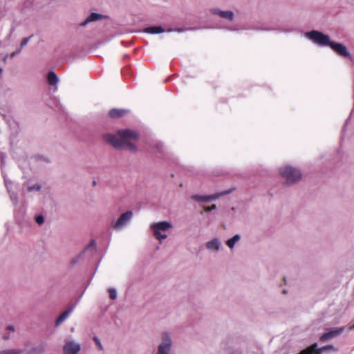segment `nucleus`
I'll list each match as a JSON object with an SVG mask.
<instances>
[{"label": "nucleus", "mask_w": 354, "mask_h": 354, "mask_svg": "<svg viewBox=\"0 0 354 354\" xmlns=\"http://www.w3.org/2000/svg\"><path fill=\"white\" fill-rule=\"evenodd\" d=\"M102 138L114 148L126 149L131 152L137 151L136 142L139 139V135L133 130H120L115 134L104 133Z\"/></svg>", "instance_id": "nucleus-1"}, {"label": "nucleus", "mask_w": 354, "mask_h": 354, "mask_svg": "<svg viewBox=\"0 0 354 354\" xmlns=\"http://www.w3.org/2000/svg\"><path fill=\"white\" fill-rule=\"evenodd\" d=\"M280 176L285 180L287 185H291L297 183L301 178V171L290 165H284L279 169Z\"/></svg>", "instance_id": "nucleus-2"}, {"label": "nucleus", "mask_w": 354, "mask_h": 354, "mask_svg": "<svg viewBox=\"0 0 354 354\" xmlns=\"http://www.w3.org/2000/svg\"><path fill=\"white\" fill-rule=\"evenodd\" d=\"M172 227L171 223L166 221L153 222L150 225V229L152 231L153 235L160 243L167 238V232Z\"/></svg>", "instance_id": "nucleus-3"}, {"label": "nucleus", "mask_w": 354, "mask_h": 354, "mask_svg": "<svg viewBox=\"0 0 354 354\" xmlns=\"http://www.w3.org/2000/svg\"><path fill=\"white\" fill-rule=\"evenodd\" d=\"M305 37L314 44L320 46H329L331 42L328 35L318 30L306 32Z\"/></svg>", "instance_id": "nucleus-4"}, {"label": "nucleus", "mask_w": 354, "mask_h": 354, "mask_svg": "<svg viewBox=\"0 0 354 354\" xmlns=\"http://www.w3.org/2000/svg\"><path fill=\"white\" fill-rule=\"evenodd\" d=\"M173 341L171 335L165 332L161 335V342L158 346L156 354H169L172 348Z\"/></svg>", "instance_id": "nucleus-5"}, {"label": "nucleus", "mask_w": 354, "mask_h": 354, "mask_svg": "<svg viewBox=\"0 0 354 354\" xmlns=\"http://www.w3.org/2000/svg\"><path fill=\"white\" fill-rule=\"evenodd\" d=\"M230 193V191H225L221 193H216L212 195H198L196 194L192 196V198L196 201L208 203L212 201L216 200L219 197L223 195H226Z\"/></svg>", "instance_id": "nucleus-6"}, {"label": "nucleus", "mask_w": 354, "mask_h": 354, "mask_svg": "<svg viewBox=\"0 0 354 354\" xmlns=\"http://www.w3.org/2000/svg\"><path fill=\"white\" fill-rule=\"evenodd\" d=\"M133 217V212L127 211L123 213L114 224V228L116 230H120L125 227L131 220Z\"/></svg>", "instance_id": "nucleus-7"}, {"label": "nucleus", "mask_w": 354, "mask_h": 354, "mask_svg": "<svg viewBox=\"0 0 354 354\" xmlns=\"http://www.w3.org/2000/svg\"><path fill=\"white\" fill-rule=\"evenodd\" d=\"M81 349L80 343L75 340L66 341L63 346V354H77Z\"/></svg>", "instance_id": "nucleus-8"}, {"label": "nucleus", "mask_w": 354, "mask_h": 354, "mask_svg": "<svg viewBox=\"0 0 354 354\" xmlns=\"http://www.w3.org/2000/svg\"><path fill=\"white\" fill-rule=\"evenodd\" d=\"M317 344L315 343L307 348L301 351L299 354H322L324 351L333 350L334 348L332 345L325 346L319 348H317Z\"/></svg>", "instance_id": "nucleus-9"}, {"label": "nucleus", "mask_w": 354, "mask_h": 354, "mask_svg": "<svg viewBox=\"0 0 354 354\" xmlns=\"http://www.w3.org/2000/svg\"><path fill=\"white\" fill-rule=\"evenodd\" d=\"M329 46L338 55L344 57H350V53L348 52V50L345 45H344L341 43H337V42L331 41Z\"/></svg>", "instance_id": "nucleus-10"}, {"label": "nucleus", "mask_w": 354, "mask_h": 354, "mask_svg": "<svg viewBox=\"0 0 354 354\" xmlns=\"http://www.w3.org/2000/svg\"><path fill=\"white\" fill-rule=\"evenodd\" d=\"M222 246L221 241L219 238H214L205 243V248L212 252H217Z\"/></svg>", "instance_id": "nucleus-11"}, {"label": "nucleus", "mask_w": 354, "mask_h": 354, "mask_svg": "<svg viewBox=\"0 0 354 354\" xmlns=\"http://www.w3.org/2000/svg\"><path fill=\"white\" fill-rule=\"evenodd\" d=\"M345 330V327L333 328L329 332L323 334L320 339L322 341H326L341 335Z\"/></svg>", "instance_id": "nucleus-12"}, {"label": "nucleus", "mask_w": 354, "mask_h": 354, "mask_svg": "<svg viewBox=\"0 0 354 354\" xmlns=\"http://www.w3.org/2000/svg\"><path fill=\"white\" fill-rule=\"evenodd\" d=\"M210 12L213 15H218L221 18L227 19L230 21H232L234 17V13L230 10L223 11L218 8H212L210 10Z\"/></svg>", "instance_id": "nucleus-13"}, {"label": "nucleus", "mask_w": 354, "mask_h": 354, "mask_svg": "<svg viewBox=\"0 0 354 354\" xmlns=\"http://www.w3.org/2000/svg\"><path fill=\"white\" fill-rule=\"evenodd\" d=\"M48 82L50 86H53V91H57V84L58 83L59 79L57 75L53 71H50L48 73L47 77Z\"/></svg>", "instance_id": "nucleus-14"}, {"label": "nucleus", "mask_w": 354, "mask_h": 354, "mask_svg": "<svg viewBox=\"0 0 354 354\" xmlns=\"http://www.w3.org/2000/svg\"><path fill=\"white\" fill-rule=\"evenodd\" d=\"M241 239V236L240 234H236L235 235H234L232 238L227 239L226 241H225V244L229 248V249L230 250H232L236 244L237 243H239Z\"/></svg>", "instance_id": "nucleus-15"}, {"label": "nucleus", "mask_w": 354, "mask_h": 354, "mask_svg": "<svg viewBox=\"0 0 354 354\" xmlns=\"http://www.w3.org/2000/svg\"><path fill=\"white\" fill-rule=\"evenodd\" d=\"M74 307H71L64 312H63L56 319L55 321V326H58L60 325L65 319H67V317L69 316V315L71 313V312L73 310Z\"/></svg>", "instance_id": "nucleus-16"}, {"label": "nucleus", "mask_w": 354, "mask_h": 354, "mask_svg": "<svg viewBox=\"0 0 354 354\" xmlns=\"http://www.w3.org/2000/svg\"><path fill=\"white\" fill-rule=\"evenodd\" d=\"M102 18V15H100L97 13H91L89 16H88V17L83 22H82L80 24V26H85L89 23L98 21V20L101 19Z\"/></svg>", "instance_id": "nucleus-17"}, {"label": "nucleus", "mask_w": 354, "mask_h": 354, "mask_svg": "<svg viewBox=\"0 0 354 354\" xmlns=\"http://www.w3.org/2000/svg\"><path fill=\"white\" fill-rule=\"evenodd\" d=\"M127 112L125 109H113L109 111V115L112 118H118L123 116Z\"/></svg>", "instance_id": "nucleus-18"}, {"label": "nucleus", "mask_w": 354, "mask_h": 354, "mask_svg": "<svg viewBox=\"0 0 354 354\" xmlns=\"http://www.w3.org/2000/svg\"><path fill=\"white\" fill-rule=\"evenodd\" d=\"M144 32L149 34H160L165 32V30L160 26L146 28Z\"/></svg>", "instance_id": "nucleus-19"}, {"label": "nucleus", "mask_w": 354, "mask_h": 354, "mask_svg": "<svg viewBox=\"0 0 354 354\" xmlns=\"http://www.w3.org/2000/svg\"><path fill=\"white\" fill-rule=\"evenodd\" d=\"M6 333H5L3 335L2 338L4 341H8L12 337V334L15 331V326L12 325L7 326L6 328Z\"/></svg>", "instance_id": "nucleus-20"}, {"label": "nucleus", "mask_w": 354, "mask_h": 354, "mask_svg": "<svg viewBox=\"0 0 354 354\" xmlns=\"http://www.w3.org/2000/svg\"><path fill=\"white\" fill-rule=\"evenodd\" d=\"M24 350L21 348L6 349L0 351V354H22Z\"/></svg>", "instance_id": "nucleus-21"}, {"label": "nucleus", "mask_w": 354, "mask_h": 354, "mask_svg": "<svg viewBox=\"0 0 354 354\" xmlns=\"http://www.w3.org/2000/svg\"><path fill=\"white\" fill-rule=\"evenodd\" d=\"M44 346L41 345L37 348H33L28 351V354H39L44 351Z\"/></svg>", "instance_id": "nucleus-22"}, {"label": "nucleus", "mask_w": 354, "mask_h": 354, "mask_svg": "<svg viewBox=\"0 0 354 354\" xmlns=\"http://www.w3.org/2000/svg\"><path fill=\"white\" fill-rule=\"evenodd\" d=\"M41 185L39 184H35V185H29L27 187V189L28 192H33V191H39L41 189Z\"/></svg>", "instance_id": "nucleus-23"}, {"label": "nucleus", "mask_w": 354, "mask_h": 354, "mask_svg": "<svg viewBox=\"0 0 354 354\" xmlns=\"http://www.w3.org/2000/svg\"><path fill=\"white\" fill-rule=\"evenodd\" d=\"M109 298L112 300H114L117 298V291L115 288H109Z\"/></svg>", "instance_id": "nucleus-24"}, {"label": "nucleus", "mask_w": 354, "mask_h": 354, "mask_svg": "<svg viewBox=\"0 0 354 354\" xmlns=\"http://www.w3.org/2000/svg\"><path fill=\"white\" fill-rule=\"evenodd\" d=\"M10 200L12 202V203L15 205H16L17 204V202H18V198H17V194H15L14 192L10 193Z\"/></svg>", "instance_id": "nucleus-25"}, {"label": "nucleus", "mask_w": 354, "mask_h": 354, "mask_svg": "<svg viewBox=\"0 0 354 354\" xmlns=\"http://www.w3.org/2000/svg\"><path fill=\"white\" fill-rule=\"evenodd\" d=\"M35 221L37 224L39 225H41L44 223V218L42 215H37L36 217H35Z\"/></svg>", "instance_id": "nucleus-26"}, {"label": "nucleus", "mask_w": 354, "mask_h": 354, "mask_svg": "<svg viewBox=\"0 0 354 354\" xmlns=\"http://www.w3.org/2000/svg\"><path fill=\"white\" fill-rule=\"evenodd\" d=\"M4 178V183H5V185L7 188V190L8 192H10V187H11V185H12V182L8 180L5 176L3 177Z\"/></svg>", "instance_id": "nucleus-27"}, {"label": "nucleus", "mask_w": 354, "mask_h": 354, "mask_svg": "<svg viewBox=\"0 0 354 354\" xmlns=\"http://www.w3.org/2000/svg\"><path fill=\"white\" fill-rule=\"evenodd\" d=\"M32 37V35L28 37H26V38H24L22 40H21V48L24 47L28 43V41H30V38Z\"/></svg>", "instance_id": "nucleus-28"}, {"label": "nucleus", "mask_w": 354, "mask_h": 354, "mask_svg": "<svg viewBox=\"0 0 354 354\" xmlns=\"http://www.w3.org/2000/svg\"><path fill=\"white\" fill-rule=\"evenodd\" d=\"M93 340L95 341L96 345L97 346L98 348L100 350H102L103 349V347H102V345L100 342V339L97 337H93Z\"/></svg>", "instance_id": "nucleus-29"}, {"label": "nucleus", "mask_w": 354, "mask_h": 354, "mask_svg": "<svg viewBox=\"0 0 354 354\" xmlns=\"http://www.w3.org/2000/svg\"><path fill=\"white\" fill-rule=\"evenodd\" d=\"M216 209V205L215 204L211 205L210 207H206L205 210L207 212H211Z\"/></svg>", "instance_id": "nucleus-30"}, {"label": "nucleus", "mask_w": 354, "mask_h": 354, "mask_svg": "<svg viewBox=\"0 0 354 354\" xmlns=\"http://www.w3.org/2000/svg\"><path fill=\"white\" fill-rule=\"evenodd\" d=\"M96 247V243H95V241L94 240H92L89 245L87 246L86 249H90V248H93L95 249Z\"/></svg>", "instance_id": "nucleus-31"}, {"label": "nucleus", "mask_w": 354, "mask_h": 354, "mask_svg": "<svg viewBox=\"0 0 354 354\" xmlns=\"http://www.w3.org/2000/svg\"><path fill=\"white\" fill-rule=\"evenodd\" d=\"M21 48H19V49H18L17 51L13 52V53L11 54V57H15L16 55H17V54L20 53H21Z\"/></svg>", "instance_id": "nucleus-32"}, {"label": "nucleus", "mask_w": 354, "mask_h": 354, "mask_svg": "<svg viewBox=\"0 0 354 354\" xmlns=\"http://www.w3.org/2000/svg\"><path fill=\"white\" fill-rule=\"evenodd\" d=\"M176 31H178V32H183V29H182V28H178V29H176Z\"/></svg>", "instance_id": "nucleus-33"}, {"label": "nucleus", "mask_w": 354, "mask_h": 354, "mask_svg": "<svg viewBox=\"0 0 354 354\" xmlns=\"http://www.w3.org/2000/svg\"><path fill=\"white\" fill-rule=\"evenodd\" d=\"M350 329H354V324L350 327Z\"/></svg>", "instance_id": "nucleus-34"}]
</instances>
